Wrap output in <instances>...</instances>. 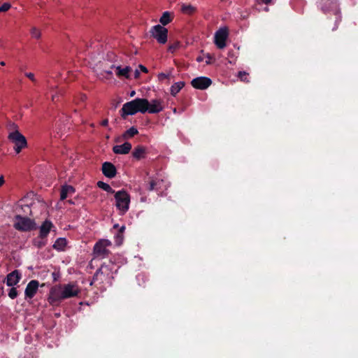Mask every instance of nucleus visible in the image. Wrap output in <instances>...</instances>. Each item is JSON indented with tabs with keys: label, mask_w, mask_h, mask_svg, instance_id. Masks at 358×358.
<instances>
[{
	"label": "nucleus",
	"mask_w": 358,
	"mask_h": 358,
	"mask_svg": "<svg viewBox=\"0 0 358 358\" xmlns=\"http://www.w3.org/2000/svg\"><path fill=\"white\" fill-rule=\"evenodd\" d=\"M0 64H1V66H5V64H5V62H1Z\"/></svg>",
	"instance_id": "48"
},
{
	"label": "nucleus",
	"mask_w": 358,
	"mask_h": 358,
	"mask_svg": "<svg viewBox=\"0 0 358 358\" xmlns=\"http://www.w3.org/2000/svg\"><path fill=\"white\" fill-rule=\"evenodd\" d=\"M4 183V178L3 177L1 176H0V187H1Z\"/></svg>",
	"instance_id": "42"
},
{
	"label": "nucleus",
	"mask_w": 358,
	"mask_h": 358,
	"mask_svg": "<svg viewBox=\"0 0 358 358\" xmlns=\"http://www.w3.org/2000/svg\"><path fill=\"white\" fill-rule=\"evenodd\" d=\"M31 35L32 38L38 39L41 37V31L36 27H32L31 29Z\"/></svg>",
	"instance_id": "31"
},
{
	"label": "nucleus",
	"mask_w": 358,
	"mask_h": 358,
	"mask_svg": "<svg viewBox=\"0 0 358 358\" xmlns=\"http://www.w3.org/2000/svg\"><path fill=\"white\" fill-rule=\"evenodd\" d=\"M138 134V129L136 127H132L129 128V129H127L122 134V138H123V139H127L129 138H131V137L134 136L135 135H136Z\"/></svg>",
	"instance_id": "26"
},
{
	"label": "nucleus",
	"mask_w": 358,
	"mask_h": 358,
	"mask_svg": "<svg viewBox=\"0 0 358 358\" xmlns=\"http://www.w3.org/2000/svg\"><path fill=\"white\" fill-rule=\"evenodd\" d=\"M196 61H197V62H200L203 61V58H202L201 57H198L196 58Z\"/></svg>",
	"instance_id": "46"
},
{
	"label": "nucleus",
	"mask_w": 358,
	"mask_h": 358,
	"mask_svg": "<svg viewBox=\"0 0 358 358\" xmlns=\"http://www.w3.org/2000/svg\"><path fill=\"white\" fill-rule=\"evenodd\" d=\"M21 279V274L17 270H15L6 276V283L8 287L17 285Z\"/></svg>",
	"instance_id": "15"
},
{
	"label": "nucleus",
	"mask_w": 358,
	"mask_h": 358,
	"mask_svg": "<svg viewBox=\"0 0 358 358\" xmlns=\"http://www.w3.org/2000/svg\"><path fill=\"white\" fill-rule=\"evenodd\" d=\"M97 186L103 189L104 191L107 192L108 193L114 194L115 190L107 183L103 182V181H99L97 182Z\"/></svg>",
	"instance_id": "28"
},
{
	"label": "nucleus",
	"mask_w": 358,
	"mask_h": 358,
	"mask_svg": "<svg viewBox=\"0 0 358 358\" xmlns=\"http://www.w3.org/2000/svg\"><path fill=\"white\" fill-rule=\"evenodd\" d=\"M107 73H108V74H110V75H111V74H112V72H111V71H107Z\"/></svg>",
	"instance_id": "51"
},
{
	"label": "nucleus",
	"mask_w": 358,
	"mask_h": 358,
	"mask_svg": "<svg viewBox=\"0 0 358 358\" xmlns=\"http://www.w3.org/2000/svg\"><path fill=\"white\" fill-rule=\"evenodd\" d=\"M11 7L10 3H4L2 6H1V12H6L10 9Z\"/></svg>",
	"instance_id": "35"
},
{
	"label": "nucleus",
	"mask_w": 358,
	"mask_h": 358,
	"mask_svg": "<svg viewBox=\"0 0 358 358\" xmlns=\"http://www.w3.org/2000/svg\"><path fill=\"white\" fill-rule=\"evenodd\" d=\"M54 227L52 222L46 220L40 227L39 235L42 238H46L52 228Z\"/></svg>",
	"instance_id": "17"
},
{
	"label": "nucleus",
	"mask_w": 358,
	"mask_h": 358,
	"mask_svg": "<svg viewBox=\"0 0 358 358\" xmlns=\"http://www.w3.org/2000/svg\"><path fill=\"white\" fill-rule=\"evenodd\" d=\"M55 99H56V94H52V101H55Z\"/></svg>",
	"instance_id": "47"
},
{
	"label": "nucleus",
	"mask_w": 358,
	"mask_h": 358,
	"mask_svg": "<svg viewBox=\"0 0 358 358\" xmlns=\"http://www.w3.org/2000/svg\"><path fill=\"white\" fill-rule=\"evenodd\" d=\"M173 19V14L169 11H165L163 13L162 15L159 19V22L162 24V26H166L169 23L171 22Z\"/></svg>",
	"instance_id": "21"
},
{
	"label": "nucleus",
	"mask_w": 358,
	"mask_h": 358,
	"mask_svg": "<svg viewBox=\"0 0 358 358\" xmlns=\"http://www.w3.org/2000/svg\"><path fill=\"white\" fill-rule=\"evenodd\" d=\"M131 71V67L126 66L123 69H122L120 66L116 67V75L118 77H124L126 78H129V72Z\"/></svg>",
	"instance_id": "23"
},
{
	"label": "nucleus",
	"mask_w": 358,
	"mask_h": 358,
	"mask_svg": "<svg viewBox=\"0 0 358 358\" xmlns=\"http://www.w3.org/2000/svg\"><path fill=\"white\" fill-rule=\"evenodd\" d=\"M108 119H104L103 120H102V122H101V125L103 126V127H106L108 126Z\"/></svg>",
	"instance_id": "39"
},
{
	"label": "nucleus",
	"mask_w": 358,
	"mask_h": 358,
	"mask_svg": "<svg viewBox=\"0 0 358 358\" xmlns=\"http://www.w3.org/2000/svg\"><path fill=\"white\" fill-rule=\"evenodd\" d=\"M180 46L179 42L174 43L171 44L169 47V51L173 52L176 50H177Z\"/></svg>",
	"instance_id": "34"
},
{
	"label": "nucleus",
	"mask_w": 358,
	"mask_h": 358,
	"mask_svg": "<svg viewBox=\"0 0 358 358\" xmlns=\"http://www.w3.org/2000/svg\"><path fill=\"white\" fill-rule=\"evenodd\" d=\"M134 74H135V78H138L140 76V73L138 70H136Z\"/></svg>",
	"instance_id": "44"
},
{
	"label": "nucleus",
	"mask_w": 358,
	"mask_h": 358,
	"mask_svg": "<svg viewBox=\"0 0 358 358\" xmlns=\"http://www.w3.org/2000/svg\"><path fill=\"white\" fill-rule=\"evenodd\" d=\"M162 103V100L157 99L151 100L150 102L148 101L147 112L149 113H159L164 109Z\"/></svg>",
	"instance_id": "14"
},
{
	"label": "nucleus",
	"mask_w": 358,
	"mask_h": 358,
	"mask_svg": "<svg viewBox=\"0 0 358 358\" xmlns=\"http://www.w3.org/2000/svg\"><path fill=\"white\" fill-rule=\"evenodd\" d=\"M248 73H247L245 71H240L238 73V78L241 79V80L244 82H249L248 80Z\"/></svg>",
	"instance_id": "33"
},
{
	"label": "nucleus",
	"mask_w": 358,
	"mask_h": 358,
	"mask_svg": "<svg viewBox=\"0 0 358 358\" xmlns=\"http://www.w3.org/2000/svg\"><path fill=\"white\" fill-rule=\"evenodd\" d=\"M229 36L228 28L224 27L219 29L215 34L214 43L219 49L226 46V41Z\"/></svg>",
	"instance_id": "9"
},
{
	"label": "nucleus",
	"mask_w": 358,
	"mask_h": 358,
	"mask_svg": "<svg viewBox=\"0 0 358 358\" xmlns=\"http://www.w3.org/2000/svg\"><path fill=\"white\" fill-rule=\"evenodd\" d=\"M180 11L185 15L191 16L196 13L197 8L191 4L182 3Z\"/></svg>",
	"instance_id": "19"
},
{
	"label": "nucleus",
	"mask_w": 358,
	"mask_h": 358,
	"mask_svg": "<svg viewBox=\"0 0 358 358\" xmlns=\"http://www.w3.org/2000/svg\"><path fill=\"white\" fill-rule=\"evenodd\" d=\"M75 192V189L71 185H64L62 187L60 192V200L63 201L66 199L69 194H73Z\"/></svg>",
	"instance_id": "22"
},
{
	"label": "nucleus",
	"mask_w": 358,
	"mask_h": 358,
	"mask_svg": "<svg viewBox=\"0 0 358 358\" xmlns=\"http://www.w3.org/2000/svg\"><path fill=\"white\" fill-rule=\"evenodd\" d=\"M206 57H207V60L206 61V64H211L213 57L210 54H207Z\"/></svg>",
	"instance_id": "38"
},
{
	"label": "nucleus",
	"mask_w": 358,
	"mask_h": 358,
	"mask_svg": "<svg viewBox=\"0 0 358 358\" xmlns=\"http://www.w3.org/2000/svg\"><path fill=\"white\" fill-rule=\"evenodd\" d=\"M24 76L27 78H28L29 79H30L33 83H36V80L35 78V76H34V73H25Z\"/></svg>",
	"instance_id": "36"
},
{
	"label": "nucleus",
	"mask_w": 358,
	"mask_h": 358,
	"mask_svg": "<svg viewBox=\"0 0 358 358\" xmlns=\"http://www.w3.org/2000/svg\"><path fill=\"white\" fill-rule=\"evenodd\" d=\"M146 148L143 145L136 146L132 152V156L137 160H140L145 157Z\"/></svg>",
	"instance_id": "18"
},
{
	"label": "nucleus",
	"mask_w": 358,
	"mask_h": 358,
	"mask_svg": "<svg viewBox=\"0 0 358 358\" xmlns=\"http://www.w3.org/2000/svg\"><path fill=\"white\" fill-rule=\"evenodd\" d=\"M52 277L53 282H56L60 278V274H59V272H55H55L52 273Z\"/></svg>",
	"instance_id": "37"
},
{
	"label": "nucleus",
	"mask_w": 358,
	"mask_h": 358,
	"mask_svg": "<svg viewBox=\"0 0 358 358\" xmlns=\"http://www.w3.org/2000/svg\"><path fill=\"white\" fill-rule=\"evenodd\" d=\"M111 245L110 241L101 239L96 242L94 246L93 252L95 257L106 258L110 253L107 247Z\"/></svg>",
	"instance_id": "7"
},
{
	"label": "nucleus",
	"mask_w": 358,
	"mask_h": 358,
	"mask_svg": "<svg viewBox=\"0 0 358 358\" xmlns=\"http://www.w3.org/2000/svg\"><path fill=\"white\" fill-rule=\"evenodd\" d=\"M185 82L180 81L175 83L171 87V94L173 96H176V94L184 87Z\"/></svg>",
	"instance_id": "24"
},
{
	"label": "nucleus",
	"mask_w": 358,
	"mask_h": 358,
	"mask_svg": "<svg viewBox=\"0 0 358 358\" xmlns=\"http://www.w3.org/2000/svg\"><path fill=\"white\" fill-rule=\"evenodd\" d=\"M163 183V180L159 178H152L149 182V187L148 189L149 191H159L162 189V184Z\"/></svg>",
	"instance_id": "20"
},
{
	"label": "nucleus",
	"mask_w": 358,
	"mask_h": 358,
	"mask_svg": "<svg viewBox=\"0 0 358 358\" xmlns=\"http://www.w3.org/2000/svg\"><path fill=\"white\" fill-rule=\"evenodd\" d=\"M46 238H42L40 235L33 240V245L37 248H41L46 245Z\"/></svg>",
	"instance_id": "29"
},
{
	"label": "nucleus",
	"mask_w": 358,
	"mask_h": 358,
	"mask_svg": "<svg viewBox=\"0 0 358 358\" xmlns=\"http://www.w3.org/2000/svg\"><path fill=\"white\" fill-rule=\"evenodd\" d=\"M39 287V282L36 280H31L27 285L24 294L26 299H32L36 294Z\"/></svg>",
	"instance_id": "12"
},
{
	"label": "nucleus",
	"mask_w": 358,
	"mask_h": 358,
	"mask_svg": "<svg viewBox=\"0 0 358 358\" xmlns=\"http://www.w3.org/2000/svg\"><path fill=\"white\" fill-rule=\"evenodd\" d=\"M132 145L129 142H125L122 145H117L113 146V152L117 155H126L128 154L131 150Z\"/></svg>",
	"instance_id": "16"
},
{
	"label": "nucleus",
	"mask_w": 358,
	"mask_h": 358,
	"mask_svg": "<svg viewBox=\"0 0 358 358\" xmlns=\"http://www.w3.org/2000/svg\"><path fill=\"white\" fill-rule=\"evenodd\" d=\"M66 240L64 238H57L55 243L53 244L52 247L54 249L62 251L64 250L65 246L66 245Z\"/></svg>",
	"instance_id": "25"
},
{
	"label": "nucleus",
	"mask_w": 358,
	"mask_h": 358,
	"mask_svg": "<svg viewBox=\"0 0 358 358\" xmlns=\"http://www.w3.org/2000/svg\"><path fill=\"white\" fill-rule=\"evenodd\" d=\"M134 94H135V92H134V91H133V92L131 93V94H130V95L132 96H134Z\"/></svg>",
	"instance_id": "49"
},
{
	"label": "nucleus",
	"mask_w": 358,
	"mask_h": 358,
	"mask_svg": "<svg viewBox=\"0 0 358 358\" xmlns=\"http://www.w3.org/2000/svg\"><path fill=\"white\" fill-rule=\"evenodd\" d=\"M212 84V80L207 77H198L191 81L192 86L195 89L206 90Z\"/></svg>",
	"instance_id": "11"
},
{
	"label": "nucleus",
	"mask_w": 358,
	"mask_h": 358,
	"mask_svg": "<svg viewBox=\"0 0 358 358\" xmlns=\"http://www.w3.org/2000/svg\"><path fill=\"white\" fill-rule=\"evenodd\" d=\"M148 100L143 98H136L125 103L120 110L121 117L126 119L127 115H133L137 113H145L148 110Z\"/></svg>",
	"instance_id": "2"
},
{
	"label": "nucleus",
	"mask_w": 358,
	"mask_h": 358,
	"mask_svg": "<svg viewBox=\"0 0 358 358\" xmlns=\"http://www.w3.org/2000/svg\"><path fill=\"white\" fill-rule=\"evenodd\" d=\"M103 174L109 178H113L117 174L116 167L111 162H106L102 164Z\"/></svg>",
	"instance_id": "13"
},
{
	"label": "nucleus",
	"mask_w": 358,
	"mask_h": 358,
	"mask_svg": "<svg viewBox=\"0 0 358 358\" xmlns=\"http://www.w3.org/2000/svg\"><path fill=\"white\" fill-rule=\"evenodd\" d=\"M271 1H272V0H260V1H261L262 3H264V4H266V5H268V4L271 3Z\"/></svg>",
	"instance_id": "41"
},
{
	"label": "nucleus",
	"mask_w": 358,
	"mask_h": 358,
	"mask_svg": "<svg viewBox=\"0 0 358 358\" xmlns=\"http://www.w3.org/2000/svg\"><path fill=\"white\" fill-rule=\"evenodd\" d=\"M80 292L76 283L58 284L50 288L48 301L52 306H58L63 300L77 296Z\"/></svg>",
	"instance_id": "1"
},
{
	"label": "nucleus",
	"mask_w": 358,
	"mask_h": 358,
	"mask_svg": "<svg viewBox=\"0 0 358 358\" xmlns=\"http://www.w3.org/2000/svg\"><path fill=\"white\" fill-rule=\"evenodd\" d=\"M247 17H248V15H245V14H241V17L242 19H245V18H247Z\"/></svg>",
	"instance_id": "45"
},
{
	"label": "nucleus",
	"mask_w": 358,
	"mask_h": 358,
	"mask_svg": "<svg viewBox=\"0 0 358 358\" xmlns=\"http://www.w3.org/2000/svg\"><path fill=\"white\" fill-rule=\"evenodd\" d=\"M114 194L115 206L117 209L119 210L122 214L126 213L129 209V204L131 201L130 195L124 189L115 192Z\"/></svg>",
	"instance_id": "4"
},
{
	"label": "nucleus",
	"mask_w": 358,
	"mask_h": 358,
	"mask_svg": "<svg viewBox=\"0 0 358 358\" xmlns=\"http://www.w3.org/2000/svg\"><path fill=\"white\" fill-rule=\"evenodd\" d=\"M139 68L144 73H148V69L145 66H144L143 65L140 64Z\"/></svg>",
	"instance_id": "40"
},
{
	"label": "nucleus",
	"mask_w": 358,
	"mask_h": 358,
	"mask_svg": "<svg viewBox=\"0 0 358 358\" xmlns=\"http://www.w3.org/2000/svg\"><path fill=\"white\" fill-rule=\"evenodd\" d=\"M118 227H119V225H118L117 224H115V225H114V227H114V228H117Z\"/></svg>",
	"instance_id": "50"
},
{
	"label": "nucleus",
	"mask_w": 358,
	"mask_h": 358,
	"mask_svg": "<svg viewBox=\"0 0 358 358\" xmlns=\"http://www.w3.org/2000/svg\"><path fill=\"white\" fill-rule=\"evenodd\" d=\"M320 10L325 14L333 13L336 16V22L341 20V11L336 0H320Z\"/></svg>",
	"instance_id": "5"
},
{
	"label": "nucleus",
	"mask_w": 358,
	"mask_h": 358,
	"mask_svg": "<svg viewBox=\"0 0 358 358\" xmlns=\"http://www.w3.org/2000/svg\"><path fill=\"white\" fill-rule=\"evenodd\" d=\"M13 227L20 231H30L36 229V223L34 220L17 215L15 216Z\"/></svg>",
	"instance_id": "6"
},
{
	"label": "nucleus",
	"mask_w": 358,
	"mask_h": 358,
	"mask_svg": "<svg viewBox=\"0 0 358 358\" xmlns=\"http://www.w3.org/2000/svg\"><path fill=\"white\" fill-rule=\"evenodd\" d=\"M151 36L155 38L159 43L164 44L167 41L168 29L164 27L157 24L153 26L150 31Z\"/></svg>",
	"instance_id": "8"
},
{
	"label": "nucleus",
	"mask_w": 358,
	"mask_h": 358,
	"mask_svg": "<svg viewBox=\"0 0 358 358\" xmlns=\"http://www.w3.org/2000/svg\"><path fill=\"white\" fill-rule=\"evenodd\" d=\"M125 230V227L124 226H122L120 229L118 230V232L117 233V234L115 236V243L118 245H121L122 241H123V233Z\"/></svg>",
	"instance_id": "27"
},
{
	"label": "nucleus",
	"mask_w": 358,
	"mask_h": 358,
	"mask_svg": "<svg viewBox=\"0 0 358 358\" xmlns=\"http://www.w3.org/2000/svg\"><path fill=\"white\" fill-rule=\"evenodd\" d=\"M8 129L10 131L8 138L14 144V150L16 153H20L22 150L27 147V141L26 138L19 131L18 126L10 122L8 125Z\"/></svg>",
	"instance_id": "3"
},
{
	"label": "nucleus",
	"mask_w": 358,
	"mask_h": 358,
	"mask_svg": "<svg viewBox=\"0 0 358 358\" xmlns=\"http://www.w3.org/2000/svg\"><path fill=\"white\" fill-rule=\"evenodd\" d=\"M115 265L111 262H110L108 264L103 263L101 267L95 272L90 285H92L94 282L99 280V275H103L106 276L110 275L113 273L112 271Z\"/></svg>",
	"instance_id": "10"
},
{
	"label": "nucleus",
	"mask_w": 358,
	"mask_h": 358,
	"mask_svg": "<svg viewBox=\"0 0 358 358\" xmlns=\"http://www.w3.org/2000/svg\"><path fill=\"white\" fill-rule=\"evenodd\" d=\"M173 70V69H171L168 73H159L157 76L158 80L159 81H163L164 80L169 78L171 76V72Z\"/></svg>",
	"instance_id": "30"
},
{
	"label": "nucleus",
	"mask_w": 358,
	"mask_h": 358,
	"mask_svg": "<svg viewBox=\"0 0 358 358\" xmlns=\"http://www.w3.org/2000/svg\"><path fill=\"white\" fill-rule=\"evenodd\" d=\"M3 294H4L3 287L2 285H0V295H3Z\"/></svg>",
	"instance_id": "43"
},
{
	"label": "nucleus",
	"mask_w": 358,
	"mask_h": 358,
	"mask_svg": "<svg viewBox=\"0 0 358 358\" xmlns=\"http://www.w3.org/2000/svg\"><path fill=\"white\" fill-rule=\"evenodd\" d=\"M17 295H18V292L15 287H12L10 289L9 292H8V296L10 299H14L17 296Z\"/></svg>",
	"instance_id": "32"
}]
</instances>
